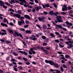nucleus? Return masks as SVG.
<instances>
[{
	"label": "nucleus",
	"instance_id": "f257e3e1",
	"mask_svg": "<svg viewBox=\"0 0 73 73\" xmlns=\"http://www.w3.org/2000/svg\"><path fill=\"white\" fill-rule=\"evenodd\" d=\"M14 17H16L17 18H20V20H23V19H24V17H21V15L18 14H15L13 15Z\"/></svg>",
	"mask_w": 73,
	"mask_h": 73
},
{
	"label": "nucleus",
	"instance_id": "f03ea898",
	"mask_svg": "<svg viewBox=\"0 0 73 73\" xmlns=\"http://www.w3.org/2000/svg\"><path fill=\"white\" fill-rule=\"evenodd\" d=\"M38 19L40 21H42V23H45V17L44 16H42L41 18L40 17H38Z\"/></svg>",
	"mask_w": 73,
	"mask_h": 73
},
{
	"label": "nucleus",
	"instance_id": "7ed1b4c3",
	"mask_svg": "<svg viewBox=\"0 0 73 73\" xmlns=\"http://www.w3.org/2000/svg\"><path fill=\"white\" fill-rule=\"evenodd\" d=\"M68 42L70 43V44H69V46H67V48L68 49H70V48H72L73 47V45H72L73 42L72 41H68Z\"/></svg>",
	"mask_w": 73,
	"mask_h": 73
},
{
	"label": "nucleus",
	"instance_id": "20e7f679",
	"mask_svg": "<svg viewBox=\"0 0 73 73\" xmlns=\"http://www.w3.org/2000/svg\"><path fill=\"white\" fill-rule=\"evenodd\" d=\"M15 33L16 34V35L17 36H20V37H21L22 39H24V38L23 37V35H22V34H21V33H19H19L16 31L15 32Z\"/></svg>",
	"mask_w": 73,
	"mask_h": 73
},
{
	"label": "nucleus",
	"instance_id": "39448f33",
	"mask_svg": "<svg viewBox=\"0 0 73 73\" xmlns=\"http://www.w3.org/2000/svg\"><path fill=\"white\" fill-rule=\"evenodd\" d=\"M51 65H53V66H54L55 68H58L59 67V66H58V64H56V63H54L53 62H52Z\"/></svg>",
	"mask_w": 73,
	"mask_h": 73
},
{
	"label": "nucleus",
	"instance_id": "423d86ee",
	"mask_svg": "<svg viewBox=\"0 0 73 73\" xmlns=\"http://www.w3.org/2000/svg\"><path fill=\"white\" fill-rule=\"evenodd\" d=\"M21 21H18V24L19 26H21L22 24L24 23V21L23 19H20Z\"/></svg>",
	"mask_w": 73,
	"mask_h": 73
},
{
	"label": "nucleus",
	"instance_id": "0eeeda50",
	"mask_svg": "<svg viewBox=\"0 0 73 73\" xmlns=\"http://www.w3.org/2000/svg\"><path fill=\"white\" fill-rule=\"evenodd\" d=\"M19 1H21V2H20L19 3V4L20 5H24V3H26V1L25 0H18Z\"/></svg>",
	"mask_w": 73,
	"mask_h": 73
},
{
	"label": "nucleus",
	"instance_id": "6e6552de",
	"mask_svg": "<svg viewBox=\"0 0 73 73\" xmlns=\"http://www.w3.org/2000/svg\"><path fill=\"white\" fill-rule=\"evenodd\" d=\"M53 61L50 60H45V62L47 64H49L50 65H51L52 64V62Z\"/></svg>",
	"mask_w": 73,
	"mask_h": 73
},
{
	"label": "nucleus",
	"instance_id": "1a4fd4ad",
	"mask_svg": "<svg viewBox=\"0 0 73 73\" xmlns=\"http://www.w3.org/2000/svg\"><path fill=\"white\" fill-rule=\"evenodd\" d=\"M53 24H54V25L56 26V28L57 29H58V28L60 27L61 25H56V23H54Z\"/></svg>",
	"mask_w": 73,
	"mask_h": 73
},
{
	"label": "nucleus",
	"instance_id": "9d476101",
	"mask_svg": "<svg viewBox=\"0 0 73 73\" xmlns=\"http://www.w3.org/2000/svg\"><path fill=\"white\" fill-rule=\"evenodd\" d=\"M57 20L58 23H62L63 21L61 18L59 17L57 18Z\"/></svg>",
	"mask_w": 73,
	"mask_h": 73
},
{
	"label": "nucleus",
	"instance_id": "9b49d317",
	"mask_svg": "<svg viewBox=\"0 0 73 73\" xmlns=\"http://www.w3.org/2000/svg\"><path fill=\"white\" fill-rule=\"evenodd\" d=\"M24 17H25V18L28 19V20H30L31 19V17H30V16L28 15H24Z\"/></svg>",
	"mask_w": 73,
	"mask_h": 73
},
{
	"label": "nucleus",
	"instance_id": "f8f14e48",
	"mask_svg": "<svg viewBox=\"0 0 73 73\" xmlns=\"http://www.w3.org/2000/svg\"><path fill=\"white\" fill-rule=\"evenodd\" d=\"M1 25L3 26V27H8V25L6 24H4L3 23H1Z\"/></svg>",
	"mask_w": 73,
	"mask_h": 73
},
{
	"label": "nucleus",
	"instance_id": "ddd939ff",
	"mask_svg": "<svg viewBox=\"0 0 73 73\" xmlns=\"http://www.w3.org/2000/svg\"><path fill=\"white\" fill-rule=\"evenodd\" d=\"M4 5V3L3 1H0V6L1 7H3V6Z\"/></svg>",
	"mask_w": 73,
	"mask_h": 73
},
{
	"label": "nucleus",
	"instance_id": "4468645a",
	"mask_svg": "<svg viewBox=\"0 0 73 73\" xmlns=\"http://www.w3.org/2000/svg\"><path fill=\"white\" fill-rule=\"evenodd\" d=\"M60 27L59 28H60V29H63V31H67V29L64 27L62 28V26L61 25H60Z\"/></svg>",
	"mask_w": 73,
	"mask_h": 73
},
{
	"label": "nucleus",
	"instance_id": "2eb2a0df",
	"mask_svg": "<svg viewBox=\"0 0 73 73\" xmlns=\"http://www.w3.org/2000/svg\"><path fill=\"white\" fill-rule=\"evenodd\" d=\"M7 33L6 32H2L1 33V32L0 31V35H1V36H4V35H7Z\"/></svg>",
	"mask_w": 73,
	"mask_h": 73
},
{
	"label": "nucleus",
	"instance_id": "dca6fc26",
	"mask_svg": "<svg viewBox=\"0 0 73 73\" xmlns=\"http://www.w3.org/2000/svg\"><path fill=\"white\" fill-rule=\"evenodd\" d=\"M31 39L34 40V41H36L37 40V38H34L33 37H30Z\"/></svg>",
	"mask_w": 73,
	"mask_h": 73
},
{
	"label": "nucleus",
	"instance_id": "f3484780",
	"mask_svg": "<svg viewBox=\"0 0 73 73\" xmlns=\"http://www.w3.org/2000/svg\"><path fill=\"white\" fill-rule=\"evenodd\" d=\"M49 13L50 15H54V12L53 11H50Z\"/></svg>",
	"mask_w": 73,
	"mask_h": 73
},
{
	"label": "nucleus",
	"instance_id": "a211bd4d",
	"mask_svg": "<svg viewBox=\"0 0 73 73\" xmlns=\"http://www.w3.org/2000/svg\"><path fill=\"white\" fill-rule=\"evenodd\" d=\"M50 36H51V37H53V38H55V36H56L54 35V34H53V33H51V34H50Z\"/></svg>",
	"mask_w": 73,
	"mask_h": 73
},
{
	"label": "nucleus",
	"instance_id": "6ab92c4d",
	"mask_svg": "<svg viewBox=\"0 0 73 73\" xmlns=\"http://www.w3.org/2000/svg\"><path fill=\"white\" fill-rule=\"evenodd\" d=\"M42 27L44 29H47V26L45 25H42Z\"/></svg>",
	"mask_w": 73,
	"mask_h": 73
},
{
	"label": "nucleus",
	"instance_id": "aec40b11",
	"mask_svg": "<svg viewBox=\"0 0 73 73\" xmlns=\"http://www.w3.org/2000/svg\"><path fill=\"white\" fill-rule=\"evenodd\" d=\"M11 1L9 2V3L11 4H12V3H15V1L14 0H11Z\"/></svg>",
	"mask_w": 73,
	"mask_h": 73
},
{
	"label": "nucleus",
	"instance_id": "412c9836",
	"mask_svg": "<svg viewBox=\"0 0 73 73\" xmlns=\"http://www.w3.org/2000/svg\"><path fill=\"white\" fill-rule=\"evenodd\" d=\"M25 33H31V31L30 30H26L25 31Z\"/></svg>",
	"mask_w": 73,
	"mask_h": 73
},
{
	"label": "nucleus",
	"instance_id": "4be33fe9",
	"mask_svg": "<svg viewBox=\"0 0 73 73\" xmlns=\"http://www.w3.org/2000/svg\"><path fill=\"white\" fill-rule=\"evenodd\" d=\"M35 8L37 11H38L40 10V8H39V7H38L35 6Z\"/></svg>",
	"mask_w": 73,
	"mask_h": 73
},
{
	"label": "nucleus",
	"instance_id": "5701e85b",
	"mask_svg": "<svg viewBox=\"0 0 73 73\" xmlns=\"http://www.w3.org/2000/svg\"><path fill=\"white\" fill-rule=\"evenodd\" d=\"M65 57L66 58H70V57L69 55H66Z\"/></svg>",
	"mask_w": 73,
	"mask_h": 73
},
{
	"label": "nucleus",
	"instance_id": "b1692460",
	"mask_svg": "<svg viewBox=\"0 0 73 73\" xmlns=\"http://www.w3.org/2000/svg\"><path fill=\"white\" fill-rule=\"evenodd\" d=\"M45 48L46 49H47V50H49L50 48L48 47V46H46L45 47Z\"/></svg>",
	"mask_w": 73,
	"mask_h": 73
},
{
	"label": "nucleus",
	"instance_id": "393cba45",
	"mask_svg": "<svg viewBox=\"0 0 73 73\" xmlns=\"http://www.w3.org/2000/svg\"><path fill=\"white\" fill-rule=\"evenodd\" d=\"M9 10L8 11H11V12H15V11L14 10L12 9H11L10 8L9 9Z\"/></svg>",
	"mask_w": 73,
	"mask_h": 73
},
{
	"label": "nucleus",
	"instance_id": "a878e982",
	"mask_svg": "<svg viewBox=\"0 0 73 73\" xmlns=\"http://www.w3.org/2000/svg\"><path fill=\"white\" fill-rule=\"evenodd\" d=\"M59 46L60 48H64V45H62L60 43L59 44Z\"/></svg>",
	"mask_w": 73,
	"mask_h": 73
},
{
	"label": "nucleus",
	"instance_id": "bb28decb",
	"mask_svg": "<svg viewBox=\"0 0 73 73\" xmlns=\"http://www.w3.org/2000/svg\"><path fill=\"white\" fill-rule=\"evenodd\" d=\"M23 60H24V61H28V59L24 57L23 58Z\"/></svg>",
	"mask_w": 73,
	"mask_h": 73
},
{
	"label": "nucleus",
	"instance_id": "cd10ccee",
	"mask_svg": "<svg viewBox=\"0 0 73 73\" xmlns=\"http://www.w3.org/2000/svg\"><path fill=\"white\" fill-rule=\"evenodd\" d=\"M62 11H67V9H65V8H64V7H63L62 8Z\"/></svg>",
	"mask_w": 73,
	"mask_h": 73
},
{
	"label": "nucleus",
	"instance_id": "c85d7f7f",
	"mask_svg": "<svg viewBox=\"0 0 73 73\" xmlns=\"http://www.w3.org/2000/svg\"><path fill=\"white\" fill-rule=\"evenodd\" d=\"M18 68L20 69L21 70H23V67L21 66H19V67H18Z\"/></svg>",
	"mask_w": 73,
	"mask_h": 73
},
{
	"label": "nucleus",
	"instance_id": "c756f323",
	"mask_svg": "<svg viewBox=\"0 0 73 73\" xmlns=\"http://www.w3.org/2000/svg\"><path fill=\"white\" fill-rule=\"evenodd\" d=\"M60 56H61L62 57H61V58H62V59H65V57L64 56V55L62 54Z\"/></svg>",
	"mask_w": 73,
	"mask_h": 73
},
{
	"label": "nucleus",
	"instance_id": "7c9ffc66",
	"mask_svg": "<svg viewBox=\"0 0 73 73\" xmlns=\"http://www.w3.org/2000/svg\"><path fill=\"white\" fill-rule=\"evenodd\" d=\"M11 61H12L13 62H16V60L15 59H13V58L11 59Z\"/></svg>",
	"mask_w": 73,
	"mask_h": 73
},
{
	"label": "nucleus",
	"instance_id": "2f4dec72",
	"mask_svg": "<svg viewBox=\"0 0 73 73\" xmlns=\"http://www.w3.org/2000/svg\"><path fill=\"white\" fill-rule=\"evenodd\" d=\"M54 42L57 43H58L60 42V41L58 39H56L54 40Z\"/></svg>",
	"mask_w": 73,
	"mask_h": 73
},
{
	"label": "nucleus",
	"instance_id": "473e14b6",
	"mask_svg": "<svg viewBox=\"0 0 73 73\" xmlns=\"http://www.w3.org/2000/svg\"><path fill=\"white\" fill-rule=\"evenodd\" d=\"M41 37L42 39H43V40H45V39H46V37L45 36H42Z\"/></svg>",
	"mask_w": 73,
	"mask_h": 73
},
{
	"label": "nucleus",
	"instance_id": "72a5a7b5",
	"mask_svg": "<svg viewBox=\"0 0 73 73\" xmlns=\"http://www.w3.org/2000/svg\"><path fill=\"white\" fill-rule=\"evenodd\" d=\"M45 6L46 7L48 8V7H49V6H50V5H49L48 4H47L45 5Z\"/></svg>",
	"mask_w": 73,
	"mask_h": 73
},
{
	"label": "nucleus",
	"instance_id": "f704fd0d",
	"mask_svg": "<svg viewBox=\"0 0 73 73\" xmlns=\"http://www.w3.org/2000/svg\"><path fill=\"white\" fill-rule=\"evenodd\" d=\"M25 64H26L27 65H29L31 64L30 63L28 62H25Z\"/></svg>",
	"mask_w": 73,
	"mask_h": 73
},
{
	"label": "nucleus",
	"instance_id": "c9c22d12",
	"mask_svg": "<svg viewBox=\"0 0 73 73\" xmlns=\"http://www.w3.org/2000/svg\"><path fill=\"white\" fill-rule=\"evenodd\" d=\"M67 9H68V10H70V9H72V7H71L70 6H68Z\"/></svg>",
	"mask_w": 73,
	"mask_h": 73
},
{
	"label": "nucleus",
	"instance_id": "e433bc0d",
	"mask_svg": "<svg viewBox=\"0 0 73 73\" xmlns=\"http://www.w3.org/2000/svg\"><path fill=\"white\" fill-rule=\"evenodd\" d=\"M9 33L10 34L12 33H13V31L12 30H9Z\"/></svg>",
	"mask_w": 73,
	"mask_h": 73
},
{
	"label": "nucleus",
	"instance_id": "4c0bfd02",
	"mask_svg": "<svg viewBox=\"0 0 73 73\" xmlns=\"http://www.w3.org/2000/svg\"><path fill=\"white\" fill-rule=\"evenodd\" d=\"M55 33L56 35H58V36L59 35H60V33H58L57 32H55Z\"/></svg>",
	"mask_w": 73,
	"mask_h": 73
},
{
	"label": "nucleus",
	"instance_id": "58836bf2",
	"mask_svg": "<svg viewBox=\"0 0 73 73\" xmlns=\"http://www.w3.org/2000/svg\"><path fill=\"white\" fill-rule=\"evenodd\" d=\"M13 54H14V55L15 56H18V54H17V53H16V52H14L13 53Z\"/></svg>",
	"mask_w": 73,
	"mask_h": 73
},
{
	"label": "nucleus",
	"instance_id": "ea45409f",
	"mask_svg": "<svg viewBox=\"0 0 73 73\" xmlns=\"http://www.w3.org/2000/svg\"><path fill=\"white\" fill-rule=\"evenodd\" d=\"M44 52H45V53H48L49 51L48 50H47L46 49H44L43 50V51Z\"/></svg>",
	"mask_w": 73,
	"mask_h": 73
},
{
	"label": "nucleus",
	"instance_id": "a19ab883",
	"mask_svg": "<svg viewBox=\"0 0 73 73\" xmlns=\"http://www.w3.org/2000/svg\"><path fill=\"white\" fill-rule=\"evenodd\" d=\"M18 13L19 14H20V15H21L22 13H21V11L20 10H18Z\"/></svg>",
	"mask_w": 73,
	"mask_h": 73
},
{
	"label": "nucleus",
	"instance_id": "79ce46f5",
	"mask_svg": "<svg viewBox=\"0 0 73 73\" xmlns=\"http://www.w3.org/2000/svg\"><path fill=\"white\" fill-rule=\"evenodd\" d=\"M19 53H22V54H24V51H19Z\"/></svg>",
	"mask_w": 73,
	"mask_h": 73
},
{
	"label": "nucleus",
	"instance_id": "37998d69",
	"mask_svg": "<svg viewBox=\"0 0 73 73\" xmlns=\"http://www.w3.org/2000/svg\"><path fill=\"white\" fill-rule=\"evenodd\" d=\"M42 45L43 46H46V45H47V43L46 42H44L43 43Z\"/></svg>",
	"mask_w": 73,
	"mask_h": 73
},
{
	"label": "nucleus",
	"instance_id": "c03bdc74",
	"mask_svg": "<svg viewBox=\"0 0 73 73\" xmlns=\"http://www.w3.org/2000/svg\"><path fill=\"white\" fill-rule=\"evenodd\" d=\"M63 67L64 68H67V66L65 64L63 65Z\"/></svg>",
	"mask_w": 73,
	"mask_h": 73
},
{
	"label": "nucleus",
	"instance_id": "a18cd8bd",
	"mask_svg": "<svg viewBox=\"0 0 73 73\" xmlns=\"http://www.w3.org/2000/svg\"><path fill=\"white\" fill-rule=\"evenodd\" d=\"M28 27H29V25H26L24 26V27L25 28H28Z\"/></svg>",
	"mask_w": 73,
	"mask_h": 73
},
{
	"label": "nucleus",
	"instance_id": "49530a36",
	"mask_svg": "<svg viewBox=\"0 0 73 73\" xmlns=\"http://www.w3.org/2000/svg\"><path fill=\"white\" fill-rule=\"evenodd\" d=\"M53 5L55 8H57V6L55 3L53 4Z\"/></svg>",
	"mask_w": 73,
	"mask_h": 73
},
{
	"label": "nucleus",
	"instance_id": "de8ad7c7",
	"mask_svg": "<svg viewBox=\"0 0 73 73\" xmlns=\"http://www.w3.org/2000/svg\"><path fill=\"white\" fill-rule=\"evenodd\" d=\"M63 7L65 8L66 9H68V8H67V6L65 5H63Z\"/></svg>",
	"mask_w": 73,
	"mask_h": 73
},
{
	"label": "nucleus",
	"instance_id": "09e8293b",
	"mask_svg": "<svg viewBox=\"0 0 73 73\" xmlns=\"http://www.w3.org/2000/svg\"><path fill=\"white\" fill-rule=\"evenodd\" d=\"M4 20H3V22L4 23H6V21H7V20L6 18H4Z\"/></svg>",
	"mask_w": 73,
	"mask_h": 73
},
{
	"label": "nucleus",
	"instance_id": "8fccbe9b",
	"mask_svg": "<svg viewBox=\"0 0 73 73\" xmlns=\"http://www.w3.org/2000/svg\"><path fill=\"white\" fill-rule=\"evenodd\" d=\"M54 71H56V70H53L52 69H50V71L51 72H54Z\"/></svg>",
	"mask_w": 73,
	"mask_h": 73
},
{
	"label": "nucleus",
	"instance_id": "3c124183",
	"mask_svg": "<svg viewBox=\"0 0 73 73\" xmlns=\"http://www.w3.org/2000/svg\"><path fill=\"white\" fill-rule=\"evenodd\" d=\"M3 8H4V9H7V7L5 6V5H3Z\"/></svg>",
	"mask_w": 73,
	"mask_h": 73
},
{
	"label": "nucleus",
	"instance_id": "603ef678",
	"mask_svg": "<svg viewBox=\"0 0 73 73\" xmlns=\"http://www.w3.org/2000/svg\"><path fill=\"white\" fill-rule=\"evenodd\" d=\"M60 70L61 72H63L64 71V69H63L62 67L61 66L60 67Z\"/></svg>",
	"mask_w": 73,
	"mask_h": 73
},
{
	"label": "nucleus",
	"instance_id": "864d4df0",
	"mask_svg": "<svg viewBox=\"0 0 73 73\" xmlns=\"http://www.w3.org/2000/svg\"><path fill=\"white\" fill-rule=\"evenodd\" d=\"M49 40V38H47L45 40V41H46V42H48Z\"/></svg>",
	"mask_w": 73,
	"mask_h": 73
},
{
	"label": "nucleus",
	"instance_id": "5fc2aeb1",
	"mask_svg": "<svg viewBox=\"0 0 73 73\" xmlns=\"http://www.w3.org/2000/svg\"><path fill=\"white\" fill-rule=\"evenodd\" d=\"M0 40L1 41V42H5V40H4L1 39H0Z\"/></svg>",
	"mask_w": 73,
	"mask_h": 73
},
{
	"label": "nucleus",
	"instance_id": "6e6d98bb",
	"mask_svg": "<svg viewBox=\"0 0 73 73\" xmlns=\"http://www.w3.org/2000/svg\"><path fill=\"white\" fill-rule=\"evenodd\" d=\"M35 9L34 8L33 9V10L32 11V12H33V13H35Z\"/></svg>",
	"mask_w": 73,
	"mask_h": 73
},
{
	"label": "nucleus",
	"instance_id": "4d7b16f0",
	"mask_svg": "<svg viewBox=\"0 0 73 73\" xmlns=\"http://www.w3.org/2000/svg\"><path fill=\"white\" fill-rule=\"evenodd\" d=\"M36 27H38V28H39V29H41V27H40V25H36Z\"/></svg>",
	"mask_w": 73,
	"mask_h": 73
},
{
	"label": "nucleus",
	"instance_id": "13d9d810",
	"mask_svg": "<svg viewBox=\"0 0 73 73\" xmlns=\"http://www.w3.org/2000/svg\"><path fill=\"white\" fill-rule=\"evenodd\" d=\"M14 70L16 71V72H17L18 71V70L17 68H16V67H15L14 68Z\"/></svg>",
	"mask_w": 73,
	"mask_h": 73
},
{
	"label": "nucleus",
	"instance_id": "bf43d9fd",
	"mask_svg": "<svg viewBox=\"0 0 73 73\" xmlns=\"http://www.w3.org/2000/svg\"><path fill=\"white\" fill-rule=\"evenodd\" d=\"M61 13L62 15H66V13L65 12H61Z\"/></svg>",
	"mask_w": 73,
	"mask_h": 73
},
{
	"label": "nucleus",
	"instance_id": "052dcab7",
	"mask_svg": "<svg viewBox=\"0 0 73 73\" xmlns=\"http://www.w3.org/2000/svg\"><path fill=\"white\" fill-rule=\"evenodd\" d=\"M18 58L19 60H22V59L21 58V57L20 56H19L18 57Z\"/></svg>",
	"mask_w": 73,
	"mask_h": 73
},
{
	"label": "nucleus",
	"instance_id": "680f3d73",
	"mask_svg": "<svg viewBox=\"0 0 73 73\" xmlns=\"http://www.w3.org/2000/svg\"><path fill=\"white\" fill-rule=\"evenodd\" d=\"M20 31H22L23 32H25V29H23V28L21 29Z\"/></svg>",
	"mask_w": 73,
	"mask_h": 73
},
{
	"label": "nucleus",
	"instance_id": "e2e57ef3",
	"mask_svg": "<svg viewBox=\"0 0 73 73\" xmlns=\"http://www.w3.org/2000/svg\"><path fill=\"white\" fill-rule=\"evenodd\" d=\"M24 54L25 56H27V55L28 54L27 53V52H26L24 51Z\"/></svg>",
	"mask_w": 73,
	"mask_h": 73
},
{
	"label": "nucleus",
	"instance_id": "0e129e2a",
	"mask_svg": "<svg viewBox=\"0 0 73 73\" xmlns=\"http://www.w3.org/2000/svg\"><path fill=\"white\" fill-rule=\"evenodd\" d=\"M33 49H34L33 48H30V50L31 51V52H33Z\"/></svg>",
	"mask_w": 73,
	"mask_h": 73
},
{
	"label": "nucleus",
	"instance_id": "69168bd1",
	"mask_svg": "<svg viewBox=\"0 0 73 73\" xmlns=\"http://www.w3.org/2000/svg\"><path fill=\"white\" fill-rule=\"evenodd\" d=\"M34 1L36 3H39L38 1L37 0H34Z\"/></svg>",
	"mask_w": 73,
	"mask_h": 73
},
{
	"label": "nucleus",
	"instance_id": "338daca9",
	"mask_svg": "<svg viewBox=\"0 0 73 73\" xmlns=\"http://www.w3.org/2000/svg\"><path fill=\"white\" fill-rule=\"evenodd\" d=\"M29 54H31V55L32 54V52L30 51H29Z\"/></svg>",
	"mask_w": 73,
	"mask_h": 73
},
{
	"label": "nucleus",
	"instance_id": "774afa93",
	"mask_svg": "<svg viewBox=\"0 0 73 73\" xmlns=\"http://www.w3.org/2000/svg\"><path fill=\"white\" fill-rule=\"evenodd\" d=\"M6 60L7 61H9V57H8L7 58H6Z\"/></svg>",
	"mask_w": 73,
	"mask_h": 73
}]
</instances>
